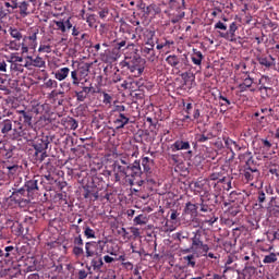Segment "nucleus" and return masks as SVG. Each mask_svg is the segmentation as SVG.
<instances>
[{
    "mask_svg": "<svg viewBox=\"0 0 279 279\" xmlns=\"http://www.w3.org/2000/svg\"><path fill=\"white\" fill-rule=\"evenodd\" d=\"M122 66H126L133 77H141L145 71V59L138 54L125 57Z\"/></svg>",
    "mask_w": 279,
    "mask_h": 279,
    "instance_id": "nucleus-1",
    "label": "nucleus"
},
{
    "mask_svg": "<svg viewBox=\"0 0 279 279\" xmlns=\"http://www.w3.org/2000/svg\"><path fill=\"white\" fill-rule=\"evenodd\" d=\"M0 132L3 136H8L11 132L13 138H21L23 136V124L14 120L0 118Z\"/></svg>",
    "mask_w": 279,
    "mask_h": 279,
    "instance_id": "nucleus-2",
    "label": "nucleus"
},
{
    "mask_svg": "<svg viewBox=\"0 0 279 279\" xmlns=\"http://www.w3.org/2000/svg\"><path fill=\"white\" fill-rule=\"evenodd\" d=\"M51 141L52 140L49 135H43L33 143V147L35 151L38 153L47 151V149H49V144L51 143Z\"/></svg>",
    "mask_w": 279,
    "mask_h": 279,
    "instance_id": "nucleus-3",
    "label": "nucleus"
},
{
    "mask_svg": "<svg viewBox=\"0 0 279 279\" xmlns=\"http://www.w3.org/2000/svg\"><path fill=\"white\" fill-rule=\"evenodd\" d=\"M239 29V24L236 22H232L229 25V29L226 33L219 32L220 38H225V40H230L231 43H234V36H236V31Z\"/></svg>",
    "mask_w": 279,
    "mask_h": 279,
    "instance_id": "nucleus-4",
    "label": "nucleus"
},
{
    "mask_svg": "<svg viewBox=\"0 0 279 279\" xmlns=\"http://www.w3.org/2000/svg\"><path fill=\"white\" fill-rule=\"evenodd\" d=\"M240 160H245V169H258V163L254 160L252 151L240 155Z\"/></svg>",
    "mask_w": 279,
    "mask_h": 279,
    "instance_id": "nucleus-5",
    "label": "nucleus"
},
{
    "mask_svg": "<svg viewBox=\"0 0 279 279\" xmlns=\"http://www.w3.org/2000/svg\"><path fill=\"white\" fill-rule=\"evenodd\" d=\"M19 10L22 19H25L26 16H29V14H34V12H36V8L32 7L27 1L20 2Z\"/></svg>",
    "mask_w": 279,
    "mask_h": 279,
    "instance_id": "nucleus-6",
    "label": "nucleus"
},
{
    "mask_svg": "<svg viewBox=\"0 0 279 279\" xmlns=\"http://www.w3.org/2000/svg\"><path fill=\"white\" fill-rule=\"evenodd\" d=\"M258 178H260V170L244 168V180H246V182H257Z\"/></svg>",
    "mask_w": 279,
    "mask_h": 279,
    "instance_id": "nucleus-7",
    "label": "nucleus"
},
{
    "mask_svg": "<svg viewBox=\"0 0 279 279\" xmlns=\"http://www.w3.org/2000/svg\"><path fill=\"white\" fill-rule=\"evenodd\" d=\"M126 169L131 171L130 178L136 179L143 175V170L141 169V161L135 160L132 165L126 166Z\"/></svg>",
    "mask_w": 279,
    "mask_h": 279,
    "instance_id": "nucleus-8",
    "label": "nucleus"
},
{
    "mask_svg": "<svg viewBox=\"0 0 279 279\" xmlns=\"http://www.w3.org/2000/svg\"><path fill=\"white\" fill-rule=\"evenodd\" d=\"M19 114V121H16V123H21L22 125H28V128H32V113H29V111H25V110H19L17 111Z\"/></svg>",
    "mask_w": 279,
    "mask_h": 279,
    "instance_id": "nucleus-9",
    "label": "nucleus"
},
{
    "mask_svg": "<svg viewBox=\"0 0 279 279\" xmlns=\"http://www.w3.org/2000/svg\"><path fill=\"white\" fill-rule=\"evenodd\" d=\"M223 141L225 147L231 151L232 156H234V151H241V145H239V143L234 142L232 138L223 137Z\"/></svg>",
    "mask_w": 279,
    "mask_h": 279,
    "instance_id": "nucleus-10",
    "label": "nucleus"
},
{
    "mask_svg": "<svg viewBox=\"0 0 279 279\" xmlns=\"http://www.w3.org/2000/svg\"><path fill=\"white\" fill-rule=\"evenodd\" d=\"M28 197H32L34 193L38 191V180L32 179L24 184Z\"/></svg>",
    "mask_w": 279,
    "mask_h": 279,
    "instance_id": "nucleus-11",
    "label": "nucleus"
},
{
    "mask_svg": "<svg viewBox=\"0 0 279 279\" xmlns=\"http://www.w3.org/2000/svg\"><path fill=\"white\" fill-rule=\"evenodd\" d=\"M128 123H130V117H128V114L125 113H120L118 118L114 120L117 130H123V128H125Z\"/></svg>",
    "mask_w": 279,
    "mask_h": 279,
    "instance_id": "nucleus-12",
    "label": "nucleus"
},
{
    "mask_svg": "<svg viewBox=\"0 0 279 279\" xmlns=\"http://www.w3.org/2000/svg\"><path fill=\"white\" fill-rule=\"evenodd\" d=\"M194 236L192 238V250H199V245H203L202 241V230H196L193 232Z\"/></svg>",
    "mask_w": 279,
    "mask_h": 279,
    "instance_id": "nucleus-13",
    "label": "nucleus"
},
{
    "mask_svg": "<svg viewBox=\"0 0 279 279\" xmlns=\"http://www.w3.org/2000/svg\"><path fill=\"white\" fill-rule=\"evenodd\" d=\"M71 70L69 68H61L54 72V77L58 82H64L69 77Z\"/></svg>",
    "mask_w": 279,
    "mask_h": 279,
    "instance_id": "nucleus-14",
    "label": "nucleus"
},
{
    "mask_svg": "<svg viewBox=\"0 0 279 279\" xmlns=\"http://www.w3.org/2000/svg\"><path fill=\"white\" fill-rule=\"evenodd\" d=\"M92 90L93 87L83 86L82 90L75 92L77 101H86V98L88 97V95H90Z\"/></svg>",
    "mask_w": 279,
    "mask_h": 279,
    "instance_id": "nucleus-15",
    "label": "nucleus"
},
{
    "mask_svg": "<svg viewBox=\"0 0 279 279\" xmlns=\"http://www.w3.org/2000/svg\"><path fill=\"white\" fill-rule=\"evenodd\" d=\"M172 151H180L184 149H191V144L184 141H175L171 146Z\"/></svg>",
    "mask_w": 279,
    "mask_h": 279,
    "instance_id": "nucleus-16",
    "label": "nucleus"
},
{
    "mask_svg": "<svg viewBox=\"0 0 279 279\" xmlns=\"http://www.w3.org/2000/svg\"><path fill=\"white\" fill-rule=\"evenodd\" d=\"M204 60V54L202 51L197 49H193V56H192V62L193 64H196V66L202 65V61Z\"/></svg>",
    "mask_w": 279,
    "mask_h": 279,
    "instance_id": "nucleus-17",
    "label": "nucleus"
},
{
    "mask_svg": "<svg viewBox=\"0 0 279 279\" xmlns=\"http://www.w3.org/2000/svg\"><path fill=\"white\" fill-rule=\"evenodd\" d=\"M258 62L262 66H266V69H270V66H274V62H276V59L272 56H269V59L267 57H262L258 59Z\"/></svg>",
    "mask_w": 279,
    "mask_h": 279,
    "instance_id": "nucleus-18",
    "label": "nucleus"
},
{
    "mask_svg": "<svg viewBox=\"0 0 279 279\" xmlns=\"http://www.w3.org/2000/svg\"><path fill=\"white\" fill-rule=\"evenodd\" d=\"M265 82H269V76H262L259 78V92L263 93V90H265V95L266 97H269V90H271V87L265 85Z\"/></svg>",
    "mask_w": 279,
    "mask_h": 279,
    "instance_id": "nucleus-19",
    "label": "nucleus"
},
{
    "mask_svg": "<svg viewBox=\"0 0 279 279\" xmlns=\"http://www.w3.org/2000/svg\"><path fill=\"white\" fill-rule=\"evenodd\" d=\"M143 53L146 56H150L151 58H156V51L154 50V41L148 40L146 46L143 48Z\"/></svg>",
    "mask_w": 279,
    "mask_h": 279,
    "instance_id": "nucleus-20",
    "label": "nucleus"
},
{
    "mask_svg": "<svg viewBox=\"0 0 279 279\" xmlns=\"http://www.w3.org/2000/svg\"><path fill=\"white\" fill-rule=\"evenodd\" d=\"M252 84H254V80L252 77L247 76L243 83L239 85L240 93H245L247 88H252Z\"/></svg>",
    "mask_w": 279,
    "mask_h": 279,
    "instance_id": "nucleus-21",
    "label": "nucleus"
},
{
    "mask_svg": "<svg viewBox=\"0 0 279 279\" xmlns=\"http://www.w3.org/2000/svg\"><path fill=\"white\" fill-rule=\"evenodd\" d=\"M96 245H99V244H97L95 242H87L85 244V250H86L87 258H90V257L95 256V246Z\"/></svg>",
    "mask_w": 279,
    "mask_h": 279,
    "instance_id": "nucleus-22",
    "label": "nucleus"
},
{
    "mask_svg": "<svg viewBox=\"0 0 279 279\" xmlns=\"http://www.w3.org/2000/svg\"><path fill=\"white\" fill-rule=\"evenodd\" d=\"M9 34L12 38H14V40H22L23 39V33H21V31H19V28L16 27H9Z\"/></svg>",
    "mask_w": 279,
    "mask_h": 279,
    "instance_id": "nucleus-23",
    "label": "nucleus"
},
{
    "mask_svg": "<svg viewBox=\"0 0 279 279\" xmlns=\"http://www.w3.org/2000/svg\"><path fill=\"white\" fill-rule=\"evenodd\" d=\"M134 225L135 226H147V222L149 221V219L147 218V216L141 214L138 216H136L134 219Z\"/></svg>",
    "mask_w": 279,
    "mask_h": 279,
    "instance_id": "nucleus-24",
    "label": "nucleus"
},
{
    "mask_svg": "<svg viewBox=\"0 0 279 279\" xmlns=\"http://www.w3.org/2000/svg\"><path fill=\"white\" fill-rule=\"evenodd\" d=\"M166 62H168L170 66H178V64H180V58L175 54H170L166 58Z\"/></svg>",
    "mask_w": 279,
    "mask_h": 279,
    "instance_id": "nucleus-25",
    "label": "nucleus"
},
{
    "mask_svg": "<svg viewBox=\"0 0 279 279\" xmlns=\"http://www.w3.org/2000/svg\"><path fill=\"white\" fill-rule=\"evenodd\" d=\"M211 138H213V134H210V133L195 135L196 143H206L207 141H210Z\"/></svg>",
    "mask_w": 279,
    "mask_h": 279,
    "instance_id": "nucleus-26",
    "label": "nucleus"
},
{
    "mask_svg": "<svg viewBox=\"0 0 279 279\" xmlns=\"http://www.w3.org/2000/svg\"><path fill=\"white\" fill-rule=\"evenodd\" d=\"M278 260V255L276 253H270L269 255H266L263 259V263L265 265H270L271 263H276Z\"/></svg>",
    "mask_w": 279,
    "mask_h": 279,
    "instance_id": "nucleus-27",
    "label": "nucleus"
},
{
    "mask_svg": "<svg viewBox=\"0 0 279 279\" xmlns=\"http://www.w3.org/2000/svg\"><path fill=\"white\" fill-rule=\"evenodd\" d=\"M28 60H32L33 62V66H36L37 69H43V66H45V60H43V58L40 57H36L35 59H33L32 57H27Z\"/></svg>",
    "mask_w": 279,
    "mask_h": 279,
    "instance_id": "nucleus-28",
    "label": "nucleus"
},
{
    "mask_svg": "<svg viewBox=\"0 0 279 279\" xmlns=\"http://www.w3.org/2000/svg\"><path fill=\"white\" fill-rule=\"evenodd\" d=\"M150 165H151V159H149V157L142 158V167L145 173H149V171H151Z\"/></svg>",
    "mask_w": 279,
    "mask_h": 279,
    "instance_id": "nucleus-29",
    "label": "nucleus"
},
{
    "mask_svg": "<svg viewBox=\"0 0 279 279\" xmlns=\"http://www.w3.org/2000/svg\"><path fill=\"white\" fill-rule=\"evenodd\" d=\"M36 162H45V159L49 157L47 154V150H44L41 153L35 151L34 154Z\"/></svg>",
    "mask_w": 279,
    "mask_h": 279,
    "instance_id": "nucleus-30",
    "label": "nucleus"
},
{
    "mask_svg": "<svg viewBox=\"0 0 279 279\" xmlns=\"http://www.w3.org/2000/svg\"><path fill=\"white\" fill-rule=\"evenodd\" d=\"M183 260L187 265V267L195 268V265H196L195 255H186L183 257Z\"/></svg>",
    "mask_w": 279,
    "mask_h": 279,
    "instance_id": "nucleus-31",
    "label": "nucleus"
},
{
    "mask_svg": "<svg viewBox=\"0 0 279 279\" xmlns=\"http://www.w3.org/2000/svg\"><path fill=\"white\" fill-rule=\"evenodd\" d=\"M257 202H258V206L260 208H265V206L263 204H265V202H267V194H265L263 191H259L257 193Z\"/></svg>",
    "mask_w": 279,
    "mask_h": 279,
    "instance_id": "nucleus-32",
    "label": "nucleus"
},
{
    "mask_svg": "<svg viewBox=\"0 0 279 279\" xmlns=\"http://www.w3.org/2000/svg\"><path fill=\"white\" fill-rule=\"evenodd\" d=\"M39 29L35 28L32 31V34L27 37L28 40H32L33 43V47H36V45H38V43H36V40H38V34H39Z\"/></svg>",
    "mask_w": 279,
    "mask_h": 279,
    "instance_id": "nucleus-33",
    "label": "nucleus"
},
{
    "mask_svg": "<svg viewBox=\"0 0 279 279\" xmlns=\"http://www.w3.org/2000/svg\"><path fill=\"white\" fill-rule=\"evenodd\" d=\"M185 213L186 215H195V213H197V206L192 203H186Z\"/></svg>",
    "mask_w": 279,
    "mask_h": 279,
    "instance_id": "nucleus-34",
    "label": "nucleus"
},
{
    "mask_svg": "<svg viewBox=\"0 0 279 279\" xmlns=\"http://www.w3.org/2000/svg\"><path fill=\"white\" fill-rule=\"evenodd\" d=\"M114 169H117L118 173H122V175H125V178H130V174H128V168L119 163H114Z\"/></svg>",
    "mask_w": 279,
    "mask_h": 279,
    "instance_id": "nucleus-35",
    "label": "nucleus"
},
{
    "mask_svg": "<svg viewBox=\"0 0 279 279\" xmlns=\"http://www.w3.org/2000/svg\"><path fill=\"white\" fill-rule=\"evenodd\" d=\"M26 193H27V189L24 185L23 187L14 190L12 195H13V197H21V195L25 196Z\"/></svg>",
    "mask_w": 279,
    "mask_h": 279,
    "instance_id": "nucleus-36",
    "label": "nucleus"
},
{
    "mask_svg": "<svg viewBox=\"0 0 279 279\" xmlns=\"http://www.w3.org/2000/svg\"><path fill=\"white\" fill-rule=\"evenodd\" d=\"M102 104H105V106L112 104V96H110V94L104 92L102 93Z\"/></svg>",
    "mask_w": 279,
    "mask_h": 279,
    "instance_id": "nucleus-37",
    "label": "nucleus"
},
{
    "mask_svg": "<svg viewBox=\"0 0 279 279\" xmlns=\"http://www.w3.org/2000/svg\"><path fill=\"white\" fill-rule=\"evenodd\" d=\"M71 77H72V84L74 86H80V78L77 77V70H73L71 72Z\"/></svg>",
    "mask_w": 279,
    "mask_h": 279,
    "instance_id": "nucleus-38",
    "label": "nucleus"
},
{
    "mask_svg": "<svg viewBox=\"0 0 279 279\" xmlns=\"http://www.w3.org/2000/svg\"><path fill=\"white\" fill-rule=\"evenodd\" d=\"M218 99L220 101H225V102H220V106H226V108H228V106H232V102L230 101V99H228L226 96L221 94L218 96Z\"/></svg>",
    "mask_w": 279,
    "mask_h": 279,
    "instance_id": "nucleus-39",
    "label": "nucleus"
},
{
    "mask_svg": "<svg viewBox=\"0 0 279 279\" xmlns=\"http://www.w3.org/2000/svg\"><path fill=\"white\" fill-rule=\"evenodd\" d=\"M215 29H220L221 32L228 31V25L221 21L217 22L214 26Z\"/></svg>",
    "mask_w": 279,
    "mask_h": 279,
    "instance_id": "nucleus-40",
    "label": "nucleus"
},
{
    "mask_svg": "<svg viewBox=\"0 0 279 279\" xmlns=\"http://www.w3.org/2000/svg\"><path fill=\"white\" fill-rule=\"evenodd\" d=\"M177 241L182 242L184 239H189V232L179 231L175 233Z\"/></svg>",
    "mask_w": 279,
    "mask_h": 279,
    "instance_id": "nucleus-41",
    "label": "nucleus"
},
{
    "mask_svg": "<svg viewBox=\"0 0 279 279\" xmlns=\"http://www.w3.org/2000/svg\"><path fill=\"white\" fill-rule=\"evenodd\" d=\"M57 29L62 32L63 34L66 32V25L62 21H54Z\"/></svg>",
    "mask_w": 279,
    "mask_h": 279,
    "instance_id": "nucleus-42",
    "label": "nucleus"
},
{
    "mask_svg": "<svg viewBox=\"0 0 279 279\" xmlns=\"http://www.w3.org/2000/svg\"><path fill=\"white\" fill-rule=\"evenodd\" d=\"M92 265H93L94 269H101V267H104V259H101V258L94 259L92 262Z\"/></svg>",
    "mask_w": 279,
    "mask_h": 279,
    "instance_id": "nucleus-43",
    "label": "nucleus"
},
{
    "mask_svg": "<svg viewBox=\"0 0 279 279\" xmlns=\"http://www.w3.org/2000/svg\"><path fill=\"white\" fill-rule=\"evenodd\" d=\"M84 234L87 239H95V230L90 229V227H86Z\"/></svg>",
    "mask_w": 279,
    "mask_h": 279,
    "instance_id": "nucleus-44",
    "label": "nucleus"
},
{
    "mask_svg": "<svg viewBox=\"0 0 279 279\" xmlns=\"http://www.w3.org/2000/svg\"><path fill=\"white\" fill-rule=\"evenodd\" d=\"M66 123H68V126L70 128V130H75L76 128H78L77 120H75L73 118H70Z\"/></svg>",
    "mask_w": 279,
    "mask_h": 279,
    "instance_id": "nucleus-45",
    "label": "nucleus"
},
{
    "mask_svg": "<svg viewBox=\"0 0 279 279\" xmlns=\"http://www.w3.org/2000/svg\"><path fill=\"white\" fill-rule=\"evenodd\" d=\"M170 3H178L180 10H186V0H170Z\"/></svg>",
    "mask_w": 279,
    "mask_h": 279,
    "instance_id": "nucleus-46",
    "label": "nucleus"
},
{
    "mask_svg": "<svg viewBox=\"0 0 279 279\" xmlns=\"http://www.w3.org/2000/svg\"><path fill=\"white\" fill-rule=\"evenodd\" d=\"M38 51L39 53H51V46L40 45Z\"/></svg>",
    "mask_w": 279,
    "mask_h": 279,
    "instance_id": "nucleus-47",
    "label": "nucleus"
},
{
    "mask_svg": "<svg viewBox=\"0 0 279 279\" xmlns=\"http://www.w3.org/2000/svg\"><path fill=\"white\" fill-rule=\"evenodd\" d=\"M84 245V240H82V235H77L74 238V247H82Z\"/></svg>",
    "mask_w": 279,
    "mask_h": 279,
    "instance_id": "nucleus-48",
    "label": "nucleus"
},
{
    "mask_svg": "<svg viewBox=\"0 0 279 279\" xmlns=\"http://www.w3.org/2000/svg\"><path fill=\"white\" fill-rule=\"evenodd\" d=\"M57 86H58V81H56V80L50 78L46 82L47 88H57Z\"/></svg>",
    "mask_w": 279,
    "mask_h": 279,
    "instance_id": "nucleus-49",
    "label": "nucleus"
},
{
    "mask_svg": "<svg viewBox=\"0 0 279 279\" xmlns=\"http://www.w3.org/2000/svg\"><path fill=\"white\" fill-rule=\"evenodd\" d=\"M130 186H134L136 184L137 186H141L142 184H145L144 180L135 181L136 179H128Z\"/></svg>",
    "mask_w": 279,
    "mask_h": 279,
    "instance_id": "nucleus-50",
    "label": "nucleus"
},
{
    "mask_svg": "<svg viewBox=\"0 0 279 279\" xmlns=\"http://www.w3.org/2000/svg\"><path fill=\"white\" fill-rule=\"evenodd\" d=\"M73 254L74 256H82V254H84V248L82 246H74Z\"/></svg>",
    "mask_w": 279,
    "mask_h": 279,
    "instance_id": "nucleus-51",
    "label": "nucleus"
},
{
    "mask_svg": "<svg viewBox=\"0 0 279 279\" xmlns=\"http://www.w3.org/2000/svg\"><path fill=\"white\" fill-rule=\"evenodd\" d=\"M11 71L23 72V66L19 63H11Z\"/></svg>",
    "mask_w": 279,
    "mask_h": 279,
    "instance_id": "nucleus-52",
    "label": "nucleus"
},
{
    "mask_svg": "<svg viewBox=\"0 0 279 279\" xmlns=\"http://www.w3.org/2000/svg\"><path fill=\"white\" fill-rule=\"evenodd\" d=\"M4 255H3V257L4 258H10V253L11 252H14V246H7V247H4Z\"/></svg>",
    "mask_w": 279,
    "mask_h": 279,
    "instance_id": "nucleus-53",
    "label": "nucleus"
},
{
    "mask_svg": "<svg viewBox=\"0 0 279 279\" xmlns=\"http://www.w3.org/2000/svg\"><path fill=\"white\" fill-rule=\"evenodd\" d=\"M113 112H119V114H123V112H125V106L123 105L116 106Z\"/></svg>",
    "mask_w": 279,
    "mask_h": 279,
    "instance_id": "nucleus-54",
    "label": "nucleus"
},
{
    "mask_svg": "<svg viewBox=\"0 0 279 279\" xmlns=\"http://www.w3.org/2000/svg\"><path fill=\"white\" fill-rule=\"evenodd\" d=\"M20 47L21 46L19 44H16L15 40H12V41L9 43V48L13 49L14 51H19Z\"/></svg>",
    "mask_w": 279,
    "mask_h": 279,
    "instance_id": "nucleus-55",
    "label": "nucleus"
},
{
    "mask_svg": "<svg viewBox=\"0 0 279 279\" xmlns=\"http://www.w3.org/2000/svg\"><path fill=\"white\" fill-rule=\"evenodd\" d=\"M7 71H8V63H5V61H0V72L7 73Z\"/></svg>",
    "mask_w": 279,
    "mask_h": 279,
    "instance_id": "nucleus-56",
    "label": "nucleus"
},
{
    "mask_svg": "<svg viewBox=\"0 0 279 279\" xmlns=\"http://www.w3.org/2000/svg\"><path fill=\"white\" fill-rule=\"evenodd\" d=\"M88 278V272H86V270H80L78 271V278L77 279H86Z\"/></svg>",
    "mask_w": 279,
    "mask_h": 279,
    "instance_id": "nucleus-57",
    "label": "nucleus"
},
{
    "mask_svg": "<svg viewBox=\"0 0 279 279\" xmlns=\"http://www.w3.org/2000/svg\"><path fill=\"white\" fill-rule=\"evenodd\" d=\"M210 207L206 204H204V202H202L201 204V213H209Z\"/></svg>",
    "mask_w": 279,
    "mask_h": 279,
    "instance_id": "nucleus-58",
    "label": "nucleus"
},
{
    "mask_svg": "<svg viewBox=\"0 0 279 279\" xmlns=\"http://www.w3.org/2000/svg\"><path fill=\"white\" fill-rule=\"evenodd\" d=\"M7 169L10 171V173H15L16 171H19V166L17 165L7 166Z\"/></svg>",
    "mask_w": 279,
    "mask_h": 279,
    "instance_id": "nucleus-59",
    "label": "nucleus"
},
{
    "mask_svg": "<svg viewBox=\"0 0 279 279\" xmlns=\"http://www.w3.org/2000/svg\"><path fill=\"white\" fill-rule=\"evenodd\" d=\"M131 232H132L133 236H141V230L136 227H132Z\"/></svg>",
    "mask_w": 279,
    "mask_h": 279,
    "instance_id": "nucleus-60",
    "label": "nucleus"
},
{
    "mask_svg": "<svg viewBox=\"0 0 279 279\" xmlns=\"http://www.w3.org/2000/svg\"><path fill=\"white\" fill-rule=\"evenodd\" d=\"M210 180H219V178H221V172H213L210 175H209Z\"/></svg>",
    "mask_w": 279,
    "mask_h": 279,
    "instance_id": "nucleus-61",
    "label": "nucleus"
},
{
    "mask_svg": "<svg viewBox=\"0 0 279 279\" xmlns=\"http://www.w3.org/2000/svg\"><path fill=\"white\" fill-rule=\"evenodd\" d=\"M219 218H217V217H214V218H210V219H206V220H204V223H208V226H213L214 223H216V221Z\"/></svg>",
    "mask_w": 279,
    "mask_h": 279,
    "instance_id": "nucleus-62",
    "label": "nucleus"
},
{
    "mask_svg": "<svg viewBox=\"0 0 279 279\" xmlns=\"http://www.w3.org/2000/svg\"><path fill=\"white\" fill-rule=\"evenodd\" d=\"M100 19H106L108 16V9H102L98 12Z\"/></svg>",
    "mask_w": 279,
    "mask_h": 279,
    "instance_id": "nucleus-63",
    "label": "nucleus"
},
{
    "mask_svg": "<svg viewBox=\"0 0 279 279\" xmlns=\"http://www.w3.org/2000/svg\"><path fill=\"white\" fill-rule=\"evenodd\" d=\"M112 82H113V84L121 82V74H117V73L113 74Z\"/></svg>",
    "mask_w": 279,
    "mask_h": 279,
    "instance_id": "nucleus-64",
    "label": "nucleus"
}]
</instances>
